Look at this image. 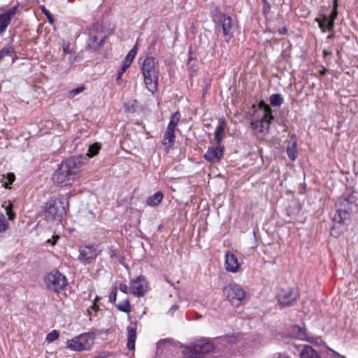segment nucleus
<instances>
[{
    "label": "nucleus",
    "instance_id": "nucleus-1",
    "mask_svg": "<svg viewBox=\"0 0 358 358\" xmlns=\"http://www.w3.org/2000/svg\"><path fill=\"white\" fill-rule=\"evenodd\" d=\"M85 160L83 155L66 159L55 172L52 178L54 182L60 186L71 185L78 177L80 169L85 164Z\"/></svg>",
    "mask_w": 358,
    "mask_h": 358
},
{
    "label": "nucleus",
    "instance_id": "nucleus-2",
    "mask_svg": "<svg viewBox=\"0 0 358 358\" xmlns=\"http://www.w3.org/2000/svg\"><path fill=\"white\" fill-rule=\"evenodd\" d=\"M140 65L146 87L150 92L154 94L157 92L158 85V61L154 57L147 56L140 63Z\"/></svg>",
    "mask_w": 358,
    "mask_h": 358
},
{
    "label": "nucleus",
    "instance_id": "nucleus-3",
    "mask_svg": "<svg viewBox=\"0 0 358 358\" xmlns=\"http://www.w3.org/2000/svg\"><path fill=\"white\" fill-rule=\"evenodd\" d=\"M255 115L260 119L252 122L251 124L253 129L258 133H263L267 131L271 120L273 119L270 106L264 101H262Z\"/></svg>",
    "mask_w": 358,
    "mask_h": 358
},
{
    "label": "nucleus",
    "instance_id": "nucleus-4",
    "mask_svg": "<svg viewBox=\"0 0 358 358\" xmlns=\"http://www.w3.org/2000/svg\"><path fill=\"white\" fill-rule=\"evenodd\" d=\"M44 284L48 289L59 292L66 287L68 282L65 275L57 270H53L45 275Z\"/></svg>",
    "mask_w": 358,
    "mask_h": 358
},
{
    "label": "nucleus",
    "instance_id": "nucleus-5",
    "mask_svg": "<svg viewBox=\"0 0 358 358\" xmlns=\"http://www.w3.org/2000/svg\"><path fill=\"white\" fill-rule=\"evenodd\" d=\"M64 204L63 199H50L45 203L46 217L60 222L62 217L66 213Z\"/></svg>",
    "mask_w": 358,
    "mask_h": 358
},
{
    "label": "nucleus",
    "instance_id": "nucleus-6",
    "mask_svg": "<svg viewBox=\"0 0 358 358\" xmlns=\"http://www.w3.org/2000/svg\"><path fill=\"white\" fill-rule=\"evenodd\" d=\"M94 344V337L90 334H83L68 340L67 348L74 351L89 350Z\"/></svg>",
    "mask_w": 358,
    "mask_h": 358
},
{
    "label": "nucleus",
    "instance_id": "nucleus-7",
    "mask_svg": "<svg viewBox=\"0 0 358 358\" xmlns=\"http://www.w3.org/2000/svg\"><path fill=\"white\" fill-rule=\"evenodd\" d=\"M223 292L230 302L235 306H239L246 294L242 286L237 283L228 285L224 288Z\"/></svg>",
    "mask_w": 358,
    "mask_h": 358
},
{
    "label": "nucleus",
    "instance_id": "nucleus-8",
    "mask_svg": "<svg viewBox=\"0 0 358 358\" xmlns=\"http://www.w3.org/2000/svg\"><path fill=\"white\" fill-rule=\"evenodd\" d=\"M105 34L99 25H94L89 29L87 46L92 50L99 48L105 39Z\"/></svg>",
    "mask_w": 358,
    "mask_h": 358
},
{
    "label": "nucleus",
    "instance_id": "nucleus-9",
    "mask_svg": "<svg viewBox=\"0 0 358 358\" xmlns=\"http://www.w3.org/2000/svg\"><path fill=\"white\" fill-rule=\"evenodd\" d=\"M352 203L348 199H343L341 201L340 206L334 215V220L338 223H342L348 219L350 214L352 211Z\"/></svg>",
    "mask_w": 358,
    "mask_h": 358
},
{
    "label": "nucleus",
    "instance_id": "nucleus-10",
    "mask_svg": "<svg viewBox=\"0 0 358 358\" xmlns=\"http://www.w3.org/2000/svg\"><path fill=\"white\" fill-rule=\"evenodd\" d=\"M129 285L131 293L138 296L144 295L148 289V282L143 276H139L136 279L131 280Z\"/></svg>",
    "mask_w": 358,
    "mask_h": 358
},
{
    "label": "nucleus",
    "instance_id": "nucleus-11",
    "mask_svg": "<svg viewBox=\"0 0 358 358\" xmlns=\"http://www.w3.org/2000/svg\"><path fill=\"white\" fill-rule=\"evenodd\" d=\"M224 268L227 271L237 273L242 271L241 264L234 254L227 252L224 255Z\"/></svg>",
    "mask_w": 358,
    "mask_h": 358
},
{
    "label": "nucleus",
    "instance_id": "nucleus-12",
    "mask_svg": "<svg viewBox=\"0 0 358 358\" xmlns=\"http://www.w3.org/2000/svg\"><path fill=\"white\" fill-rule=\"evenodd\" d=\"M278 301L283 306L291 305L296 299V293L290 288L281 289L278 294Z\"/></svg>",
    "mask_w": 358,
    "mask_h": 358
},
{
    "label": "nucleus",
    "instance_id": "nucleus-13",
    "mask_svg": "<svg viewBox=\"0 0 358 358\" xmlns=\"http://www.w3.org/2000/svg\"><path fill=\"white\" fill-rule=\"evenodd\" d=\"M97 256L96 249L93 247H84L80 250L79 260L87 264L94 261Z\"/></svg>",
    "mask_w": 358,
    "mask_h": 358
},
{
    "label": "nucleus",
    "instance_id": "nucleus-14",
    "mask_svg": "<svg viewBox=\"0 0 358 358\" xmlns=\"http://www.w3.org/2000/svg\"><path fill=\"white\" fill-rule=\"evenodd\" d=\"M223 147H210L204 155V159L208 162L216 163L220 161L223 156Z\"/></svg>",
    "mask_w": 358,
    "mask_h": 358
},
{
    "label": "nucleus",
    "instance_id": "nucleus-15",
    "mask_svg": "<svg viewBox=\"0 0 358 358\" xmlns=\"http://www.w3.org/2000/svg\"><path fill=\"white\" fill-rule=\"evenodd\" d=\"M18 10L17 6H14L8 10L7 13L0 15V34L4 32L10 24L11 19L15 16Z\"/></svg>",
    "mask_w": 358,
    "mask_h": 358
},
{
    "label": "nucleus",
    "instance_id": "nucleus-16",
    "mask_svg": "<svg viewBox=\"0 0 358 358\" xmlns=\"http://www.w3.org/2000/svg\"><path fill=\"white\" fill-rule=\"evenodd\" d=\"M292 332L296 338L302 341H306L310 343H315L317 340V338L309 336L306 329L300 327L297 325H294L292 327Z\"/></svg>",
    "mask_w": 358,
    "mask_h": 358
},
{
    "label": "nucleus",
    "instance_id": "nucleus-17",
    "mask_svg": "<svg viewBox=\"0 0 358 358\" xmlns=\"http://www.w3.org/2000/svg\"><path fill=\"white\" fill-rule=\"evenodd\" d=\"M218 22L221 23L224 36L226 37V41L228 42L232 36V33L231 32V18L228 15H222Z\"/></svg>",
    "mask_w": 358,
    "mask_h": 358
},
{
    "label": "nucleus",
    "instance_id": "nucleus-18",
    "mask_svg": "<svg viewBox=\"0 0 358 358\" xmlns=\"http://www.w3.org/2000/svg\"><path fill=\"white\" fill-rule=\"evenodd\" d=\"M225 120L223 118L218 120V124L215 131V141L217 144H220L224 136Z\"/></svg>",
    "mask_w": 358,
    "mask_h": 358
},
{
    "label": "nucleus",
    "instance_id": "nucleus-19",
    "mask_svg": "<svg viewBox=\"0 0 358 358\" xmlns=\"http://www.w3.org/2000/svg\"><path fill=\"white\" fill-rule=\"evenodd\" d=\"M127 348L130 350L135 349V342L136 339V331L133 327L129 326L127 328Z\"/></svg>",
    "mask_w": 358,
    "mask_h": 358
},
{
    "label": "nucleus",
    "instance_id": "nucleus-20",
    "mask_svg": "<svg viewBox=\"0 0 358 358\" xmlns=\"http://www.w3.org/2000/svg\"><path fill=\"white\" fill-rule=\"evenodd\" d=\"M62 47L63 51L62 59H66L67 58L70 63H73L75 60V52L70 48V43L63 41Z\"/></svg>",
    "mask_w": 358,
    "mask_h": 358
},
{
    "label": "nucleus",
    "instance_id": "nucleus-21",
    "mask_svg": "<svg viewBox=\"0 0 358 358\" xmlns=\"http://www.w3.org/2000/svg\"><path fill=\"white\" fill-rule=\"evenodd\" d=\"M164 198V194L162 192L159 191L155 192L153 195L149 196L146 200V204L149 206L155 207L161 203Z\"/></svg>",
    "mask_w": 358,
    "mask_h": 358
},
{
    "label": "nucleus",
    "instance_id": "nucleus-22",
    "mask_svg": "<svg viewBox=\"0 0 358 358\" xmlns=\"http://www.w3.org/2000/svg\"><path fill=\"white\" fill-rule=\"evenodd\" d=\"M174 133V131L166 129L162 141V144L165 145L166 148L169 149L173 146L176 138Z\"/></svg>",
    "mask_w": 358,
    "mask_h": 358
},
{
    "label": "nucleus",
    "instance_id": "nucleus-23",
    "mask_svg": "<svg viewBox=\"0 0 358 358\" xmlns=\"http://www.w3.org/2000/svg\"><path fill=\"white\" fill-rule=\"evenodd\" d=\"M300 355L301 358H321L316 350L309 345H305Z\"/></svg>",
    "mask_w": 358,
    "mask_h": 358
},
{
    "label": "nucleus",
    "instance_id": "nucleus-24",
    "mask_svg": "<svg viewBox=\"0 0 358 358\" xmlns=\"http://www.w3.org/2000/svg\"><path fill=\"white\" fill-rule=\"evenodd\" d=\"M287 153L289 158L294 161L297 157L296 142L295 141L290 142L287 147Z\"/></svg>",
    "mask_w": 358,
    "mask_h": 358
},
{
    "label": "nucleus",
    "instance_id": "nucleus-25",
    "mask_svg": "<svg viewBox=\"0 0 358 358\" xmlns=\"http://www.w3.org/2000/svg\"><path fill=\"white\" fill-rule=\"evenodd\" d=\"M180 115L178 112L173 113L171 117V119H170V121L167 126L166 129L175 131L176 127L178 124V122L180 120Z\"/></svg>",
    "mask_w": 358,
    "mask_h": 358
},
{
    "label": "nucleus",
    "instance_id": "nucleus-26",
    "mask_svg": "<svg viewBox=\"0 0 358 358\" xmlns=\"http://www.w3.org/2000/svg\"><path fill=\"white\" fill-rule=\"evenodd\" d=\"M117 308H118V310L124 313H130L131 310V308L129 299H126L123 301L117 304Z\"/></svg>",
    "mask_w": 358,
    "mask_h": 358
},
{
    "label": "nucleus",
    "instance_id": "nucleus-27",
    "mask_svg": "<svg viewBox=\"0 0 358 358\" xmlns=\"http://www.w3.org/2000/svg\"><path fill=\"white\" fill-rule=\"evenodd\" d=\"M283 103V97L280 94H274L270 96V103L273 106H280Z\"/></svg>",
    "mask_w": 358,
    "mask_h": 358
},
{
    "label": "nucleus",
    "instance_id": "nucleus-28",
    "mask_svg": "<svg viewBox=\"0 0 358 358\" xmlns=\"http://www.w3.org/2000/svg\"><path fill=\"white\" fill-rule=\"evenodd\" d=\"M101 148V146L99 143H94L92 145H91L90 147H89V149H88V152H87V155L91 158V157H93L94 156H96L99 152V150Z\"/></svg>",
    "mask_w": 358,
    "mask_h": 358
},
{
    "label": "nucleus",
    "instance_id": "nucleus-29",
    "mask_svg": "<svg viewBox=\"0 0 358 358\" xmlns=\"http://www.w3.org/2000/svg\"><path fill=\"white\" fill-rule=\"evenodd\" d=\"M211 14H212V17H213V20L215 22H218L219 20L221 18V16L222 15H226L227 14H224V13H222L220 12V10L219 9V8L217 6H213L212 8H211Z\"/></svg>",
    "mask_w": 358,
    "mask_h": 358
},
{
    "label": "nucleus",
    "instance_id": "nucleus-30",
    "mask_svg": "<svg viewBox=\"0 0 358 358\" xmlns=\"http://www.w3.org/2000/svg\"><path fill=\"white\" fill-rule=\"evenodd\" d=\"M3 178H6L7 182H4L3 185L7 189H10V185L13 184V182L15 180V176L13 173H8L7 174H4L2 176Z\"/></svg>",
    "mask_w": 358,
    "mask_h": 358
},
{
    "label": "nucleus",
    "instance_id": "nucleus-31",
    "mask_svg": "<svg viewBox=\"0 0 358 358\" xmlns=\"http://www.w3.org/2000/svg\"><path fill=\"white\" fill-rule=\"evenodd\" d=\"M9 227V223L7 221L5 215L0 213V232L6 231Z\"/></svg>",
    "mask_w": 358,
    "mask_h": 358
},
{
    "label": "nucleus",
    "instance_id": "nucleus-32",
    "mask_svg": "<svg viewBox=\"0 0 358 358\" xmlns=\"http://www.w3.org/2000/svg\"><path fill=\"white\" fill-rule=\"evenodd\" d=\"M59 336V333L57 330H53L48 334L45 340L48 343H52L56 341Z\"/></svg>",
    "mask_w": 358,
    "mask_h": 358
},
{
    "label": "nucleus",
    "instance_id": "nucleus-33",
    "mask_svg": "<svg viewBox=\"0 0 358 358\" xmlns=\"http://www.w3.org/2000/svg\"><path fill=\"white\" fill-rule=\"evenodd\" d=\"M85 90V87L84 85L79 86V87H78L76 89L70 90L68 92V97L70 98V99H72L75 96H76L77 94H78L81 93L82 92H83Z\"/></svg>",
    "mask_w": 358,
    "mask_h": 358
},
{
    "label": "nucleus",
    "instance_id": "nucleus-34",
    "mask_svg": "<svg viewBox=\"0 0 358 358\" xmlns=\"http://www.w3.org/2000/svg\"><path fill=\"white\" fill-rule=\"evenodd\" d=\"M315 21L318 23L319 27L321 29L322 31L324 32L327 29L326 22L327 21V17L324 15L323 19L316 18Z\"/></svg>",
    "mask_w": 358,
    "mask_h": 358
},
{
    "label": "nucleus",
    "instance_id": "nucleus-35",
    "mask_svg": "<svg viewBox=\"0 0 358 358\" xmlns=\"http://www.w3.org/2000/svg\"><path fill=\"white\" fill-rule=\"evenodd\" d=\"M333 2H334L333 10L331 13L329 18H330V20L334 21L338 15L337 8H338V0H333Z\"/></svg>",
    "mask_w": 358,
    "mask_h": 358
},
{
    "label": "nucleus",
    "instance_id": "nucleus-36",
    "mask_svg": "<svg viewBox=\"0 0 358 358\" xmlns=\"http://www.w3.org/2000/svg\"><path fill=\"white\" fill-rule=\"evenodd\" d=\"M137 53V45H136L127 55L125 59L129 60L130 62H133L134 57H136Z\"/></svg>",
    "mask_w": 358,
    "mask_h": 358
},
{
    "label": "nucleus",
    "instance_id": "nucleus-37",
    "mask_svg": "<svg viewBox=\"0 0 358 358\" xmlns=\"http://www.w3.org/2000/svg\"><path fill=\"white\" fill-rule=\"evenodd\" d=\"M137 103H125L124 108L127 112H134L137 107Z\"/></svg>",
    "mask_w": 358,
    "mask_h": 358
},
{
    "label": "nucleus",
    "instance_id": "nucleus-38",
    "mask_svg": "<svg viewBox=\"0 0 358 358\" xmlns=\"http://www.w3.org/2000/svg\"><path fill=\"white\" fill-rule=\"evenodd\" d=\"M13 203L11 202L9 203L8 206L6 207V214L8 216L9 220H13L15 217V214L13 212Z\"/></svg>",
    "mask_w": 358,
    "mask_h": 358
},
{
    "label": "nucleus",
    "instance_id": "nucleus-39",
    "mask_svg": "<svg viewBox=\"0 0 358 358\" xmlns=\"http://www.w3.org/2000/svg\"><path fill=\"white\" fill-rule=\"evenodd\" d=\"M41 10L42 13L48 17L49 22L52 24L54 22L53 17L50 13L49 10H48L44 6L41 7Z\"/></svg>",
    "mask_w": 358,
    "mask_h": 358
},
{
    "label": "nucleus",
    "instance_id": "nucleus-40",
    "mask_svg": "<svg viewBox=\"0 0 358 358\" xmlns=\"http://www.w3.org/2000/svg\"><path fill=\"white\" fill-rule=\"evenodd\" d=\"M12 54V50L10 48H3L0 51V59L3 58L6 56L10 55Z\"/></svg>",
    "mask_w": 358,
    "mask_h": 358
},
{
    "label": "nucleus",
    "instance_id": "nucleus-41",
    "mask_svg": "<svg viewBox=\"0 0 358 358\" xmlns=\"http://www.w3.org/2000/svg\"><path fill=\"white\" fill-rule=\"evenodd\" d=\"M117 289L116 287L113 288L109 295V301L114 303L117 299Z\"/></svg>",
    "mask_w": 358,
    "mask_h": 358
},
{
    "label": "nucleus",
    "instance_id": "nucleus-42",
    "mask_svg": "<svg viewBox=\"0 0 358 358\" xmlns=\"http://www.w3.org/2000/svg\"><path fill=\"white\" fill-rule=\"evenodd\" d=\"M334 26V21L327 18V21L326 22L327 29L329 30H332Z\"/></svg>",
    "mask_w": 358,
    "mask_h": 358
},
{
    "label": "nucleus",
    "instance_id": "nucleus-43",
    "mask_svg": "<svg viewBox=\"0 0 358 358\" xmlns=\"http://www.w3.org/2000/svg\"><path fill=\"white\" fill-rule=\"evenodd\" d=\"M129 67L127 66H125V65H122V66L121 67V69H120L118 73H117V79L119 80L121 78L122 74L126 71V70L128 69Z\"/></svg>",
    "mask_w": 358,
    "mask_h": 358
},
{
    "label": "nucleus",
    "instance_id": "nucleus-44",
    "mask_svg": "<svg viewBox=\"0 0 358 358\" xmlns=\"http://www.w3.org/2000/svg\"><path fill=\"white\" fill-rule=\"evenodd\" d=\"M119 289L123 293L127 294L128 292L129 287L126 284L121 283L119 286Z\"/></svg>",
    "mask_w": 358,
    "mask_h": 358
},
{
    "label": "nucleus",
    "instance_id": "nucleus-45",
    "mask_svg": "<svg viewBox=\"0 0 358 358\" xmlns=\"http://www.w3.org/2000/svg\"><path fill=\"white\" fill-rule=\"evenodd\" d=\"M59 238V236L55 235V236H52V239H48L47 241V243H51L52 245H54L56 243L57 240H58Z\"/></svg>",
    "mask_w": 358,
    "mask_h": 358
},
{
    "label": "nucleus",
    "instance_id": "nucleus-46",
    "mask_svg": "<svg viewBox=\"0 0 358 358\" xmlns=\"http://www.w3.org/2000/svg\"><path fill=\"white\" fill-rule=\"evenodd\" d=\"M329 352H331V355H334L335 357H337V358H345L344 356L338 354V352L334 351L333 350H329Z\"/></svg>",
    "mask_w": 358,
    "mask_h": 358
},
{
    "label": "nucleus",
    "instance_id": "nucleus-47",
    "mask_svg": "<svg viewBox=\"0 0 358 358\" xmlns=\"http://www.w3.org/2000/svg\"><path fill=\"white\" fill-rule=\"evenodd\" d=\"M131 62H130L129 60H127V59L124 58V61H123V64L125 65V66H127V67H129L130 65L131 64Z\"/></svg>",
    "mask_w": 358,
    "mask_h": 358
},
{
    "label": "nucleus",
    "instance_id": "nucleus-48",
    "mask_svg": "<svg viewBox=\"0 0 358 358\" xmlns=\"http://www.w3.org/2000/svg\"><path fill=\"white\" fill-rule=\"evenodd\" d=\"M331 54V51H329V50H328L327 49H324L323 50V55H324V57H327V55H329Z\"/></svg>",
    "mask_w": 358,
    "mask_h": 358
},
{
    "label": "nucleus",
    "instance_id": "nucleus-49",
    "mask_svg": "<svg viewBox=\"0 0 358 358\" xmlns=\"http://www.w3.org/2000/svg\"><path fill=\"white\" fill-rule=\"evenodd\" d=\"M99 299H100V297H99V296H96L95 297V299H94V305H93V306H92V308H93L94 309H95V308H97V306L96 305V301H98Z\"/></svg>",
    "mask_w": 358,
    "mask_h": 358
},
{
    "label": "nucleus",
    "instance_id": "nucleus-50",
    "mask_svg": "<svg viewBox=\"0 0 358 358\" xmlns=\"http://www.w3.org/2000/svg\"><path fill=\"white\" fill-rule=\"evenodd\" d=\"M286 32H287V29L286 28H282V29L280 30V33L281 34H285Z\"/></svg>",
    "mask_w": 358,
    "mask_h": 358
},
{
    "label": "nucleus",
    "instance_id": "nucleus-51",
    "mask_svg": "<svg viewBox=\"0 0 358 358\" xmlns=\"http://www.w3.org/2000/svg\"><path fill=\"white\" fill-rule=\"evenodd\" d=\"M325 72H326V69H323V70H322V71H320V73L321 75H324V74L325 73Z\"/></svg>",
    "mask_w": 358,
    "mask_h": 358
},
{
    "label": "nucleus",
    "instance_id": "nucleus-52",
    "mask_svg": "<svg viewBox=\"0 0 358 358\" xmlns=\"http://www.w3.org/2000/svg\"><path fill=\"white\" fill-rule=\"evenodd\" d=\"M334 38V35L331 34L327 36V39H332Z\"/></svg>",
    "mask_w": 358,
    "mask_h": 358
},
{
    "label": "nucleus",
    "instance_id": "nucleus-53",
    "mask_svg": "<svg viewBox=\"0 0 358 358\" xmlns=\"http://www.w3.org/2000/svg\"><path fill=\"white\" fill-rule=\"evenodd\" d=\"M155 43H156V41H155L152 42V44H153V45H155Z\"/></svg>",
    "mask_w": 358,
    "mask_h": 358
}]
</instances>
